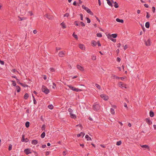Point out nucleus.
Returning <instances> with one entry per match:
<instances>
[{
    "label": "nucleus",
    "mask_w": 156,
    "mask_h": 156,
    "mask_svg": "<svg viewBox=\"0 0 156 156\" xmlns=\"http://www.w3.org/2000/svg\"><path fill=\"white\" fill-rule=\"evenodd\" d=\"M11 82L12 83V85L14 86H16V82L14 80H12Z\"/></svg>",
    "instance_id": "nucleus-36"
},
{
    "label": "nucleus",
    "mask_w": 156,
    "mask_h": 156,
    "mask_svg": "<svg viewBox=\"0 0 156 156\" xmlns=\"http://www.w3.org/2000/svg\"><path fill=\"white\" fill-rule=\"evenodd\" d=\"M80 19L81 20H83V15L82 14L80 13Z\"/></svg>",
    "instance_id": "nucleus-46"
},
{
    "label": "nucleus",
    "mask_w": 156,
    "mask_h": 156,
    "mask_svg": "<svg viewBox=\"0 0 156 156\" xmlns=\"http://www.w3.org/2000/svg\"><path fill=\"white\" fill-rule=\"evenodd\" d=\"M45 16L49 20H51L53 18V17L52 15H49L48 14H46Z\"/></svg>",
    "instance_id": "nucleus-7"
},
{
    "label": "nucleus",
    "mask_w": 156,
    "mask_h": 156,
    "mask_svg": "<svg viewBox=\"0 0 156 156\" xmlns=\"http://www.w3.org/2000/svg\"><path fill=\"white\" fill-rule=\"evenodd\" d=\"M122 144V142L121 141H119L117 142L116 145L119 146L120 145Z\"/></svg>",
    "instance_id": "nucleus-40"
},
{
    "label": "nucleus",
    "mask_w": 156,
    "mask_h": 156,
    "mask_svg": "<svg viewBox=\"0 0 156 156\" xmlns=\"http://www.w3.org/2000/svg\"><path fill=\"white\" fill-rule=\"evenodd\" d=\"M29 141V140L28 138H26V139H25V141H24V142H27L28 141Z\"/></svg>",
    "instance_id": "nucleus-60"
},
{
    "label": "nucleus",
    "mask_w": 156,
    "mask_h": 156,
    "mask_svg": "<svg viewBox=\"0 0 156 156\" xmlns=\"http://www.w3.org/2000/svg\"><path fill=\"white\" fill-rule=\"evenodd\" d=\"M33 101H34V105H36L37 104V101H36V100L35 99V98H34V99H33Z\"/></svg>",
    "instance_id": "nucleus-56"
},
{
    "label": "nucleus",
    "mask_w": 156,
    "mask_h": 156,
    "mask_svg": "<svg viewBox=\"0 0 156 156\" xmlns=\"http://www.w3.org/2000/svg\"><path fill=\"white\" fill-rule=\"evenodd\" d=\"M33 32L34 34H36L37 32V31L36 30H34L33 31Z\"/></svg>",
    "instance_id": "nucleus-62"
},
{
    "label": "nucleus",
    "mask_w": 156,
    "mask_h": 156,
    "mask_svg": "<svg viewBox=\"0 0 156 156\" xmlns=\"http://www.w3.org/2000/svg\"><path fill=\"white\" fill-rule=\"evenodd\" d=\"M12 71L14 73H15L16 72H17L18 73V72L17 70L16 69H12Z\"/></svg>",
    "instance_id": "nucleus-61"
},
{
    "label": "nucleus",
    "mask_w": 156,
    "mask_h": 156,
    "mask_svg": "<svg viewBox=\"0 0 156 156\" xmlns=\"http://www.w3.org/2000/svg\"><path fill=\"white\" fill-rule=\"evenodd\" d=\"M70 116L71 118H73V119H76V115L73 114L72 113H71V114H70Z\"/></svg>",
    "instance_id": "nucleus-19"
},
{
    "label": "nucleus",
    "mask_w": 156,
    "mask_h": 156,
    "mask_svg": "<svg viewBox=\"0 0 156 156\" xmlns=\"http://www.w3.org/2000/svg\"><path fill=\"white\" fill-rule=\"evenodd\" d=\"M127 48V46L126 45L124 46V50H126Z\"/></svg>",
    "instance_id": "nucleus-64"
},
{
    "label": "nucleus",
    "mask_w": 156,
    "mask_h": 156,
    "mask_svg": "<svg viewBox=\"0 0 156 156\" xmlns=\"http://www.w3.org/2000/svg\"><path fill=\"white\" fill-rule=\"evenodd\" d=\"M119 87H125V88H126V84L122 83V82H120L119 83Z\"/></svg>",
    "instance_id": "nucleus-6"
},
{
    "label": "nucleus",
    "mask_w": 156,
    "mask_h": 156,
    "mask_svg": "<svg viewBox=\"0 0 156 156\" xmlns=\"http://www.w3.org/2000/svg\"><path fill=\"white\" fill-rule=\"evenodd\" d=\"M95 86H96V87H97L98 89H99V90L100 89H101V87H100V86L99 85H98V84H97L96 83V84H95Z\"/></svg>",
    "instance_id": "nucleus-42"
},
{
    "label": "nucleus",
    "mask_w": 156,
    "mask_h": 156,
    "mask_svg": "<svg viewBox=\"0 0 156 156\" xmlns=\"http://www.w3.org/2000/svg\"><path fill=\"white\" fill-rule=\"evenodd\" d=\"M65 53L63 51H60L58 53V55L60 57H63L64 56Z\"/></svg>",
    "instance_id": "nucleus-12"
},
{
    "label": "nucleus",
    "mask_w": 156,
    "mask_h": 156,
    "mask_svg": "<svg viewBox=\"0 0 156 156\" xmlns=\"http://www.w3.org/2000/svg\"><path fill=\"white\" fill-rule=\"evenodd\" d=\"M144 6L145 7L147 8H148V7H149V6H148V5L147 4H144Z\"/></svg>",
    "instance_id": "nucleus-63"
},
{
    "label": "nucleus",
    "mask_w": 156,
    "mask_h": 156,
    "mask_svg": "<svg viewBox=\"0 0 156 156\" xmlns=\"http://www.w3.org/2000/svg\"><path fill=\"white\" fill-rule=\"evenodd\" d=\"M20 84L22 86L25 87H28V86L27 85V84H23V83H20Z\"/></svg>",
    "instance_id": "nucleus-37"
},
{
    "label": "nucleus",
    "mask_w": 156,
    "mask_h": 156,
    "mask_svg": "<svg viewBox=\"0 0 156 156\" xmlns=\"http://www.w3.org/2000/svg\"><path fill=\"white\" fill-rule=\"evenodd\" d=\"M145 27L147 28H149L150 27V23L149 22H147L145 23Z\"/></svg>",
    "instance_id": "nucleus-24"
},
{
    "label": "nucleus",
    "mask_w": 156,
    "mask_h": 156,
    "mask_svg": "<svg viewBox=\"0 0 156 156\" xmlns=\"http://www.w3.org/2000/svg\"><path fill=\"white\" fill-rule=\"evenodd\" d=\"M101 97L105 101H107L108 99V96L105 94H101L100 95Z\"/></svg>",
    "instance_id": "nucleus-3"
},
{
    "label": "nucleus",
    "mask_w": 156,
    "mask_h": 156,
    "mask_svg": "<svg viewBox=\"0 0 156 156\" xmlns=\"http://www.w3.org/2000/svg\"><path fill=\"white\" fill-rule=\"evenodd\" d=\"M68 111L69 112L70 114H71V113H72L73 111L72 109L69 108L68 109Z\"/></svg>",
    "instance_id": "nucleus-45"
},
{
    "label": "nucleus",
    "mask_w": 156,
    "mask_h": 156,
    "mask_svg": "<svg viewBox=\"0 0 156 156\" xmlns=\"http://www.w3.org/2000/svg\"><path fill=\"white\" fill-rule=\"evenodd\" d=\"M93 109L95 111H98L99 109L100 108V106L98 105L97 104L95 105H94L93 106Z\"/></svg>",
    "instance_id": "nucleus-4"
},
{
    "label": "nucleus",
    "mask_w": 156,
    "mask_h": 156,
    "mask_svg": "<svg viewBox=\"0 0 156 156\" xmlns=\"http://www.w3.org/2000/svg\"><path fill=\"white\" fill-rule=\"evenodd\" d=\"M108 39H110L112 41H113L114 42H115L116 41V40L115 39H113L111 37H108Z\"/></svg>",
    "instance_id": "nucleus-28"
},
{
    "label": "nucleus",
    "mask_w": 156,
    "mask_h": 156,
    "mask_svg": "<svg viewBox=\"0 0 156 156\" xmlns=\"http://www.w3.org/2000/svg\"><path fill=\"white\" fill-rule=\"evenodd\" d=\"M150 16L149 15V13L148 12H147L146 17L147 18H149L150 17Z\"/></svg>",
    "instance_id": "nucleus-49"
},
{
    "label": "nucleus",
    "mask_w": 156,
    "mask_h": 156,
    "mask_svg": "<svg viewBox=\"0 0 156 156\" xmlns=\"http://www.w3.org/2000/svg\"><path fill=\"white\" fill-rule=\"evenodd\" d=\"M107 1V3L110 6H111V7H112L113 5L112 3V2H111V1L109 0H106Z\"/></svg>",
    "instance_id": "nucleus-18"
},
{
    "label": "nucleus",
    "mask_w": 156,
    "mask_h": 156,
    "mask_svg": "<svg viewBox=\"0 0 156 156\" xmlns=\"http://www.w3.org/2000/svg\"><path fill=\"white\" fill-rule=\"evenodd\" d=\"M38 143V141L36 140H32L31 141V143L34 145H36Z\"/></svg>",
    "instance_id": "nucleus-16"
},
{
    "label": "nucleus",
    "mask_w": 156,
    "mask_h": 156,
    "mask_svg": "<svg viewBox=\"0 0 156 156\" xmlns=\"http://www.w3.org/2000/svg\"><path fill=\"white\" fill-rule=\"evenodd\" d=\"M24 152L27 154L28 155L29 154L31 153L30 150L29 148H27L24 150Z\"/></svg>",
    "instance_id": "nucleus-5"
},
{
    "label": "nucleus",
    "mask_w": 156,
    "mask_h": 156,
    "mask_svg": "<svg viewBox=\"0 0 156 156\" xmlns=\"http://www.w3.org/2000/svg\"><path fill=\"white\" fill-rule=\"evenodd\" d=\"M50 70L51 71L53 72L55 71V69L53 68L52 67H51L50 68Z\"/></svg>",
    "instance_id": "nucleus-44"
},
{
    "label": "nucleus",
    "mask_w": 156,
    "mask_h": 156,
    "mask_svg": "<svg viewBox=\"0 0 156 156\" xmlns=\"http://www.w3.org/2000/svg\"><path fill=\"white\" fill-rule=\"evenodd\" d=\"M85 19L87 20V22L88 23H90V20L89 18L86 17Z\"/></svg>",
    "instance_id": "nucleus-34"
},
{
    "label": "nucleus",
    "mask_w": 156,
    "mask_h": 156,
    "mask_svg": "<svg viewBox=\"0 0 156 156\" xmlns=\"http://www.w3.org/2000/svg\"><path fill=\"white\" fill-rule=\"evenodd\" d=\"M117 34H112L111 35L108 34V37H112L114 38H115L117 37Z\"/></svg>",
    "instance_id": "nucleus-8"
},
{
    "label": "nucleus",
    "mask_w": 156,
    "mask_h": 156,
    "mask_svg": "<svg viewBox=\"0 0 156 156\" xmlns=\"http://www.w3.org/2000/svg\"><path fill=\"white\" fill-rule=\"evenodd\" d=\"M145 121L149 125H151L152 123V122L150 120V119L146 118L145 119Z\"/></svg>",
    "instance_id": "nucleus-9"
},
{
    "label": "nucleus",
    "mask_w": 156,
    "mask_h": 156,
    "mask_svg": "<svg viewBox=\"0 0 156 156\" xmlns=\"http://www.w3.org/2000/svg\"><path fill=\"white\" fill-rule=\"evenodd\" d=\"M29 97V95L27 93H26L24 95V98L25 99H27Z\"/></svg>",
    "instance_id": "nucleus-25"
},
{
    "label": "nucleus",
    "mask_w": 156,
    "mask_h": 156,
    "mask_svg": "<svg viewBox=\"0 0 156 156\" xmlns=\"http://www.w3.org/2000/svg\"><path fill=\"white\" fill-rule=\"evenodd\" d=\"M145 42L146 46H149L151 45V42L150 39H148L147 41H145Z\"/></svg>",
    "instance_id": "nucleus-11"
},
{
    "label": "nucleus",
    "mask_w": 156,
    "mask_h": 156,
    "mask_svg": "<svg viewBox=\"0 0 156 156\" xmlns=\"http://www.w3.org/2000/svg\"><path fill=\"white\" fill-rule=\"evenodd\" d=\"M0 63L2 65H3L4 64V62L3 61H2L0 60Z\"/></svg>",
    "instance_id": "nucleus-57"
},
{
    "label": "nucleus",
    "mask_w": 156,
    "mask_h": 156,
    "mask_svg": "<svg viewBox=\"0 0 156 156\" xmlns=\"http://www.w3.org/2000/svg\"><path fill=\"white\" fill-rule=\"evenodd\" d=\"M73 36L76 39H78V37L77 35L75 34L74 33L73 34Z\"/></svg>",
    "instance_id": "nucleus-41"
},
{
    "label": "nucleus",
    "mask_w": 156,
    "mask_h": 156,
    "mask_svg": "<svg viewBox=\"0 0 156 156\" xmlns=\"http://www.w3.org/2000/svg\"><path fill=\"white\" fill-rule=\"evenodd\" d=\"M120 60H121V59L120 58H119V57H117V61L118 62H120Z\"/></svg>",
    "instance_id": "nucleus-58"
},
{
    "label": "nucleus",
    "mask_w": 156,
    "mask_h": 156,
    "mask_svg": "<svg viewBox=\"0 0 156 156\" xmlns=\"http://www.w3.org/2000/svg\"><path fill=\"white\" fill-rule=\"evenodd\" d=\"M75 89L76 90V92L80 91H81L82 90L79 89L78 88H76V89Z\"/></svg>",
    "instance_id": "nucleus-53"
},
{
    "label": "nucleus",
    "mask_w": 156,
    "mask_h": 156,
    "mask_svg": "<svg viewBox=\"0 0 156 156\" xmlns=\"http://www.w3.org/2000/svg\"><path fill=\"white\" fill-rule=\"evenodd\" d=\"M30 122H27L25 123V126L27 128H28L30 126Z\"/></svg>",
    "instance_id": "nucleus-27"
},
{
    "label": "nucleus",
    "mask_w": 156,
    "mask_h": 156,
    "mask_svg": "<svg viewBox=\"0 0 156 156\" xmlns=\"http://www.w3.org/2000/svg\"><path fill=\"white\" fill-rule=\"evenodd\" d=\"M12 146L11 144H10L9 145V148H8L9 150V151H11V150H12Z\"/></svg>",
    "instance_id": "nucleus-43"
},
{
    "label": "nucleus",
    "mask_w": 156,
    "mask_h": 156,
    "mask_svg": "<svg viewBox=\"0 0 156 156\" xmlns=\"http://www.w3.org/2000/svg\"><path fill=\"white\" fill-rule=\"evenodd\" d=\"M114 3L115 4V5H114L115 7L116 8H118L119 7V5H118V4L117 3V2H114Z\"/></svg>",
    "instance_id": "nucleus-31"
},
{
    "label": "nucleus",
    "mask_w": 156,
    "mask_h": 156,
    "mask_svg": "<svg viewBox=\"0 0 156 156\" xmlns=\"http://www.w3.org/2000/svg\"><path fill=\"white\" fill-rule=\"evenodd\" d=\"M150 115L151 117H154V112L153 111H151L150 112Z\"/></svg>",
    "instance_id": "nucleus-20"
},
{
    "label": "nucleus",
    "mask_w": 156,
    "mask_h": 156,
    "mask_svg": "<svg viewBox=\"0 0 156 156\" xmlns=\"http://www.w3.org/2000/svg\"><path fill=\"white\" fill-rule=\"evenodd\" d=\"M79 47L81 49L83 50L84 48V45L81 44H79Z\"/></svg>",
    "instance_id": "nucleus-29"
},
{
    "label": "nucleus",
    "mask_w": 156,
    "mask_h": 156,
    "mask_svg": "<svg viewBox=\"0 0 156 156\" xmlns=\"http://www.w3.org/2000/svg\"><path fill=\"white\" fill-rule=\"evenodd\" d=\"M77 68L78 69L81 71H83L84 70L83 68L79 65H77Z\"/></svg>",
    "instance_id": "nucleus-10"
},
{
    "label": "nucleus",
    "mask_w": 156,
    "mask_h": 156,
    "mask_svg": "<svg viewBox=\"0 0 156 156\" xmlns=\"http://www.w3.org/2000/svg\"><path fill=\"white\" fill-rule=\"evenodd\" d=\"M53 86L52 88L54 89H55V87H56V85L54 83H53Z\"/></svg>",
    "instance_id": "nucleus-54"
},
{
    "label": "nucleus",
    "mask_w": 156,
    "mask_h": 156,
    "mask_svg": "<svg viewBox=\"0 0 156 156\" xmlns=\"http://www.w3.org/2000/svg\"><path fill=\"white\" fill-rule=\"evenodd\" d=\"M152 11L154 13L155 12V9L154 7L153 6L152 7Z\"/></svg>",
    "instance_id": "nucleus-47"
},
{
    "label": "nucleus",
    "mask_w": 156,
    "mask_h": 156,
    "mask_svg": "<svg viewBox=\"0 0 156 156\" xmlns=\"http://www.w3.org/2000/svg\"><path fill=\"white\" fill-rule=\"evenodd\" d=\"M80 23L82 27H84L85 26V24L83 22H80Z\"/></svg>",
    "instance_id": "nucleus-50"
},
{
    "label": "nucleus",
    "mask_w": 156,
    "mask_h": 156,
    "mask_svg": "<svg viewBox=\"0 0 156 156\" xmlns=\"http://www.w3.org/2000/svg\"><path fill=\"white\" fill-rule=\"evenodd\" d=\"M85 135V134L84 133L81 132L80 134H77V136L78 137H80L81 136H82V137L83 136Z\"/></svg>",
    "instance_id": "nucleus-17"
},
{
    "label": "nucleus",
    "mask_w": 156,
    "mask_h": 156,
    "mask_svg": "<svg viewBox=\"0 0 156 156\" xmlns=\"http://www.w3.org/2000/svg\"><path fill=\"white\" fill-rule=\"evenodd\" d=\"M97 44H98V46H101V44H100L99 41H98L97 43Z\"/></svg>",
    "instance_id": "nucleus-52"
},
{
    "label": "nucleus",
    "mask_w": 156,
    "mask_h": 156,
    "mask_svg": "<svg viewBox=\"0 0 156 156\" xmlns=\"http://www.w3.org/2000/svg\"><path fill=\"white\" fill-rule=\"evenodd\" d=\"M82 8L85 10L88 13H89L91 15H93V13L88 8L85 7L84 5H82Z\"/></svg>",
    "instance_id": "nucleus-1"
},
{
    "label": "nucleus",
    "mask_w": 156,
    "mask_h": 156,
    "mask_svg": "<svg viewBox=\"0 0 156 156\" xmlns=\"http://www.w3.org/2000/svg\"><path fill=\"white\" fill-rule=\"evenodd\" d=\"M25 139L24 138V135H22L21 141L23 142H24V141H25Z\"/></svg>",
    "instance_id": "nucleus-38"
},
{
    "label": "nucleus",
    "mask_w": 156,
    "mask_h": 156,
    "mask_svg": "<svg viewBox=\"0 0 156 156\" xmlns=\"http://www.w3.org/2000/svg\"><path fill=\"white\" fill-rule=\"evenodd\" d=\"M110 112L112 114H115V111L112 108H111L110 109Z\"/></svg>",
    "instance_id": "nucleus-32"
},
{
    "label": "nucleus",
    "mask_w": 156,
    "mask_h": 156,
    "mask_svg": "<svg viewBox=\"0 0 156 156\" xmlns=\"http://www.w3.org/2000/svg\"><path fill=\"white\" fill-rule=\"evenodd\" d=\"M42 91L46 94H48L49 92V90L44 85L42 86Z\"/></svg>",
    "instance_id": "nucleus-2"
},
{
    "label": "nucleus",
    "mask_w": 156,
    "mask_h": 156,
    "mask_svg": "<svg viewBox=\"0 0 156 156\" xmlns=\"http://www.w3.org/2000/svg\"><path fill=\"white\" fill-rule=\"evenodd\" d=\"M74 23L75 24V25L76 26H78L79 25L78 23H77V21H75L74 22Z\"/></svg>",
    "instance_id": "nucleus-59"
},
{
    "label": "nucleus",
    "mask_w": 156,
    "mask_h": 156,
    "mask_svg": "<svg viewBox=\"0 0 156 156\" xmlns=\"http://www.w3.org/2000/svg\"><path fill=\"white\" fill-rule=\"evenodd\" d=\"M116 21L118 22L121 23H123L124 22V20H123L120 19L119 18H117L116 19Z\"/></svg>",
    "instance_id": "nucleus-13"
},
{
    "label": "nucleus",
    "mask_w": 156,
    "mask_h": 156,
    "mask_svg": "<svg viewBox=\"0 0 156 156\" xmlns=\"http://www.w3.org/2000/svg\"><path fill=\"white\" fill-rule=\"evenodd\" d=\"M60 25L62 26L63 28H65L66 27V26L63 22L61 23Z\"/></svg>",
    "instance_id": "nucleus-26"
},
{
    "label": "nucleus",
    "mask_w": 156,
    "mask_h": 156,
    "mask_svg": "<svg viewBox=\"0 0 156 156\" xmlns=\"http://www.w3.org/2000/svg\"><path fill=\"white\" fill-rule=\"evenodd\" d=\"M18 17L20 18V21H22V20H25L26 19V18L24 17H20V16H18Z\"/></svg>",
    "instance_id": "nucleus-33"
},
{
    "label": "nucleus",
    "mask_w": 156,
    "mask_h": 156,
    "mask_svg": "<svg viewBox=\"0 0 156 156\" xmlns=\"http://www.w3.org/2000/svg\"><path fill=\"white\" fill-rule=\"evenodd\" d=\"M69 16V13H66L64 15V16L68 17Z\"/></svg>",
    "instance_id": "nucleus-48"
},
{
    "label": "nucleus",
    "mask_w": 156,
    "mask_h": 156,
    "mask_svg": "<svg viewBox=\"0 0 156 156\" xmlns=\"http://www.w3.org/2000/svg\"><path fill=\"white\" fill-rule=\"evenodd\" d=\"M91 45L94 47L96 46L97 45V43L94 41H92L91 42Z\"/></svg>",
    "instance_id": "nucleus-15"
},
{
    "label": "nucleus",
    "mask_w": 156,
    "mask_h": 156,
    "mask_svg": "<svg viewBox=\"0 0 156 156\" xmlns=\"http://www.w3.org/2000/svg\"><path fill=\"white\" fill-rule=\"evenodd\" d=\"M45 128V125L44 124L42 125L41 129L42 130L44 129Z\"/></svg>",
    "instance_id": "nucleus-55"
},
{
    "label": "nucleus",
    "mask_w": 156,
    "mask_h": 156,
    "mask_svg": "<svg viewBox=\"0 0 156 156\" xmlns=\"http://www.w3.org/2000/svg\"><path fill=\"white\" fill-rule=\"evenodd\" d=\"M92 59L94 60H95L96 59V56H93L92 57Z\"/></svg>",
    "instance_id": "nucleus-51"
},
{
    "label": "nucleus",
    "mask_w": 156,
    "mask_h": 156,
    "mask_svg": "<svg viewBox=\"0 0 156 156\" xmlns=\"http://www.w3.org/2000/svg\"><path fill=\"white\" fill-rule=\"evenodd\" d=\"M68 86L72 90L76 91V90L75 89H76V88L75 87H73L71 85H68Z\"/></svg>",
    "instance_id": "nucleus-14"
},
{
    "label": "nucleus",
    "mask_w": 156,
    "mask_h": 156,
    "mask_svg": "<svg viewBox=\"0 0 156 156\" xmlns=\"http://www.w3.org/2000/svg\"><path fill=\"white\" fill-rule=\"evenodd\" d=\"M141 147L143 148H146L148 149H149V147L147 145H143L141 146Z\"/></svg>",
    "instance_id": "nucleus-23"
},
{
    "label": "nucleus",
    "mask_w": 156,
    "mask_h": 156,
    "mask_svg": "<svg viewBox=\"0 0 156 156\" xmlns=\"http://www.w3.org/2000/svg\"><path fill=\"white\" fill-rule=\"evenodd\" d=\"M85 137L87 139V140H91V138L90 137H89L88 135H87L85 136Z\"/></svg>",
    "instance_id": "nucleus-22"
},
{
    "label": "nucleus",
    "mask_w": 156,
    "mask_h": 156,
    "mask_svg": "<svg viewBox=\"0 0 156 156\" xmlns=\"http://www.w3.org/2000/svg\"><path fill=\"white\" fill-rule=\"evenodd\" d=\"M16 88L17 92H19L20 91V88L18 86H16Z\"/></svg>",
    "instance_id": "nucleus-21"
},
{
    "label": "nucleus",
    "mask_w": 156,
    "mask_h": 156,
    "mask_svg": "<svg viewBox=\"0 0 156 156\" xmlns=\"http://www.w3.org/2000/svg\"><path fill=\"white\" fill-rule=\"evenodd\" d=\"M97 36L98 37H102V35L101 33H97Z\"/></svg>",
    "instance_id": "nucleus-39"
},
{
    "label": "nucleus",
    "mask_w": 156,
    "mask_h": 156,
    "mask_svg": "<svg viewBox=\"0 0 156 156\" xmlns=\"http://www.w3.org/2000/svg\"><path fill=\"white\" fill-rule=\"evenodd\" d=\"M48 108L51 109H52L53 108V106L52 105H49L48 106Z\"/></svg>",
    "instance_id": "nucleus-35"
},
{
    "label": "nucleus",
    "mask_w": 156,
    "mask_h": 156,
    "mask_svg": "<svg viewBox=\"0 0 156 156\" xmlns=\"http://www.w3.org/2000/svg\"><path fill=\"white\" fill-rule=\"evenodd\" d=\"M45 133L44 132H43L41 135V138H43L45 137Z\"/></svg>",
    "instance_id": "nucleus-30"
}]
</instances>
